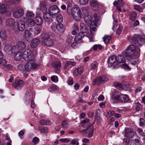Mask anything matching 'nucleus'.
<instances>
[{
    "mask_svg": "<svg viewBox=\"0 0 145 145\" xmlns=\"http://www.w3.org/2000/svg\"><path fill=\"white\" fill-rule=\"evenodd\" d=\"M108 63L111 66H113L115 67H118L117 63L116 56H113L109 57L108 59Z\"/></svg>",
    "mask_w": 145,
    "mask_h": 145,
    "instance_id": "nucleus-12",
    "label": "nucleus"
},
{
    "mask_svg": "<svg viewBox=\"0 0 145 145\" xmlns=\"http://www.w3.org/2000/svg\"><path fill=\"white\" fill-rule=\"evenodd\" d=\"M39 130L41 133L44 134H46L47 133L48 129L45 128H39Z\"/></svg>",
    "mask_w": 145,
    "mask_h": 145,
    "instance_id": "nucleus-62",
    "label": "nucleus"
},
{
    "mask_svg": "<svg viewBox=\"0 0 145 145\" xmlns=\"http://www.w3.org/2000/svg\"><path fill=\"white\" fill-rule=\"evenodd\" d=\"M59 87L56 85L54 84L52 85L48 89V90L49 91H54L55 90H58Z\"/></svg>",
    "mask_w": 145,
    "mask_h": 145,
    "instance_id": "nucleus-44",
    "label": "nucleus"
},
{
    "mask_svg": "<svg viewBox=\"0 0 145 145\" xmlns=\"http://www.w3.org/2000/svg\"><path fill=\"white\" fill-rule=\"evenodd\" d=\"M111 39V37L110 35H105L103 38L104 42L105 44H107L109 42Z\"/></svg>",
    "mask_w": 145,
    "mask_h": 145,
    "instance_id": "nucleus-36",
    "label": "nucleus"
},
{
    "mask_svg": "<svg viewBox=\"0 0 145 145\" xmlns=\"http://www.w3.org/2000/svg\"><path fill=\"white\" fill-rule=\"evenodd\" d=\"M132 52H130L128 49L127 48L123 52V55L127 57L128 59L133 56L132 54Z\"/></svg>",
    "mask_w": 145,
    "mask_h": 145,
    "instance_id": "nucleus-30",
    "label": "nucleus"
},
{
    "mask_svg": "<svg viewBox=\"0 0 145 145\" xmlns=\"http://www.w3.org/2000/svg\"><path fill=\"white\" fill-rule=\"evenodd\" d=\"M92 18L90 16H87L85 17V22L87 24H90L91 22Z\"/></svg>",
    "mask_w": 145,
    "mask_h": 145,
    "instance_id": "nucleus-39",
    "label": "nucleus"
},
{
    "mask_svg": "<svg viewBox=\"0 0 145 145\" xmlns=\"http://www.w3.org/2000/svg\"><path fill=\"white\" fill-rule=\"evenodd\" d=\"M122 27L121 25H119L117 29L116 30V33L117 34H120L122 31Z\"/></svg>",
    "mask_w": 145,
    "mask_h": 145,
    "instance_id": "nucleus-59",
    "label": "nucleus"
},
{
    "mask_svg": "<svg viewBox=\"0 0 145 145\" xmlns=\"http://www.w3.org/2000/svg\"><path fill=\"white\" fill-rule=\"evenodd\" d=\"M56 29L58 32L61 33H63L65 30L64 26L61 23L56 24Z\"/></svg>",
    "mask_w": 145,
    "mask_h": 145,
    "instance_id": "nucleus-21",
    "label": "nucleus"
},
{
    "mask_svg": "<svg viewBox=\"0 0 145 145\" xmlns=\"http://www.w3.org/2000/svg\"><path fill=\"white\" fill-rule=\"evenodd\" d=\"M117 63H122L125 62L126 60L124 57L121 55L116 56Z\"/></svg>",
    "mask_w": 145,
    "mask_h": 145,
    "instance_id": "nucleus-25",
    "label": "nucleus"
},
{
    "mask_svg": "<svg viewBox=\"0 0 145 145\" xmlns=\"http://www.w3.org/2000/svg\"><path fill=\"white\" fill-rule=\"evenodd\" d=\"M50 15H55L60 12V10L56 5H54L51 6L48 9Z\"/></svg>",
    "mask_w": 145,
    "mask_h": 145,
    "instance_id": "nucleus-10",
    "label": "nucleus"
},
{
    "mask_svg": "<svg viewBox=\"0 0 145 145\" xmlns=\"http://www.w3.org/2000/svg\"><path fill=\"white\" fill-rule=\"evenodd\" d=\"M79 140L77 138L74 139L72 140L70 144L72 145H79V143L78 142Z\"/></svg>",
    "mask_w": 145,
    "mask_h": 145,
    "instance_id": "nucleus-52",
    "label": "nucleus"
},
{
    "mask_svg": "<svg viewBox=\"0 0 145 145\" xmlns=\"http://www.w3.org/2000/svg\"><path fill=\"white\" fill-rule=\"evenodd\" d=\"M73 38L71 36H69L67 38L66 42L69 44H70L72 42Z\"/></svg>",
    "mask_w": 145,
    "mask_h": 145,
    "instance_id": "nucleus-55",
    "label": "nucleus"
},
{
    "mask_svg": "<svg viewBox=\"0 0 145 145\" xmlns=\"http://www.w3.org/2000/svg\"><path fill=\"white\" fill-rule=\"evenodd\" d=\"M97 63L95 61H93L91 65L90 69L92 70H95L97 69Z\"/></svg>",
    "mask_w": 145,
    "mask_h": 145,
    "instance_id": "nucleus-41",
    "label": "nucleus"
},
{
    "mask_svg": "<svg viewBox=\"0 0 145 145\" xmlns=\"http://www.w3.org/2000/svg\"><path fill=\"white\" fill-rule=\"evenodd\" d=\"M6 63V61L4 59H2L0 61V67L3 68Z\"/></svg>",
    "mask_w": 145,
    "mask_h": 145,
    "instance_id": "nucleus-60",
    "label": "nucleus"
},
{
    "mask_svg": "<svg viewBox=\"0 0 145 145\" xmlns=\"http://www.w3.org/2000/svg\"><path fill=\"white\" fill-rule=\"evenodd\" d=\"M52 16L49 13H46L44 14L43 16V19L46 21H49L51 20V17Z\"/></svg>",
    "mask_w": 145,
    "mask_h": 145,
    "instance_id": "nucleus-38",
    "label": "nucleus"
},
{
    "mask_svg": "<svg viewBox=\"0 0 145 145\" xmlns=\"http://www.w3.org/2000/svg\"><path fill=\"white\" fill-rule=\"evenodd\" d=\"M134 56H132L128 59L130 61V63L133 65H136L138 62V60L137 59L134 58Z\"/></svg>",
    "mask_w": 145,
    "mask_h": 145,
    "instance_id": "nucleus-35",
    "label": "nucleus"
},
{
    "mask_svg": "<svg viewBox=\"0 0 145 145\" xmlns=\"http://www.w3.org/2000/svg\"><path fill=\"white\" fill-rule=\"evenodd\" d=\"M52 66L54 68V70L57 73H59L60 71L61 68V63L59 61L55 62L52 63Z\"/></svg>",
    "mask_w": 145,
    "mask_h": 145,
    "instance_id": "nucleus-15",
    "label": "nucleus"
},
{
    "mask_svg": "<svg viewBox=\"0 0 145 145\" xmlns=\"http://www.w3.org/2000/svg\"><path fill=\"white\" fill-rule=\"evenodd\" d=\"M67 12L69 14L71 15L76 21H79L81 18V11L78 8L72 7L71 6L68 5L67 8Z\"/></svg>",
    "mask_w": 145,
    "mask_h": 145,
    "instance_id": "nucleus-1",
    "label": "nucleus"
},
{
    "mask_svg": "<svg viewBox=\"0 0 145 145\" xmlns=\"http://www.w3.org/2000/svg\"><path fill=\"white\" fill-rule=\"evenodd\" d=\"M16 46L20 50H24L26 47V45L24 42L22 41H19L17 42Z\"/></svg>",
    "mask_w": 145,
    "mask_h": 145,
    "instance_id": "nucleus-26",
    "label": "nucleus"
},
{
    "mask_svg": "<svg viewBox=\"0 0 145 145\" xmlns=\"http://www.w3.org/2000/svg\"><path fill=\"white\" fill-rule=\"evenodd\" d=\"M34 14L32 11H28L26 13L27 17L28 18H32L34 16Z\"/></svg>",
    "mask_w": 145,
    "mask_h": 145,
    "instance_id": "nucleus-48",
    "label": "nucleus"
},
{
    "mask_svg": "<svg viewBox=\"0 0 145 145\" xmlns=\"http://www.w3.org/2000/svg\"><path fill=\"white\" fill-rule=\"evenodd\" d=\"M40 42V40L37 38L33 39L30 43V46L33 48H35L37 46Z\"/></svg>",
    "mask_w": 145,
    "mask_h": 145,
    "instance_id": "nucleus-18",
    "label": "nucleus"
},
{
    "mask_svg": "<svg viewBox=\"0 0 145 145\" xmlns=\"http://www.w3.org/2000/svg\"><path fill=\"white\" fill-rule=\"evenodd\" d=\"M47 5L44 1H42L40 3L39 8H37V12H40L41 10L43 12H46L47 10Z\"/></svg>",
    "mask_w": 145,
    "mask_h": 145,
    "instance_id": "nucleus-13",
    "label": "nucleus"
},
{
    "mask_svg": "<svg viewBox=\"0 0 145 145\" xmlns=\"http://www.w3.org/2000/svg\"><path fill=\"white\" fill-rule=\"evenodd\" d=\"M8 13L9 16L11 14L10 12L7 11V7L5 5H0V13L1 14H4L6 12Z\"/></svg>",
    "mask_w": 145,
    "mask_h": 145,
    "instance_id": "nucleus-20",
    "label": "nucleus"
},
{
    "mask_svg": "<svg viewBox=\"0 0 145 145\" xmlns=\"http://www.w3.org/2000/svg\"><path fill=\"white\" fill-rule=\"evenodd\" d=\"M80 29L81 33H87L88 29L86 25L84 23H81L80 24Z\"/></svg>",
    "mask_w": 145,
    "mask_h": 145,
    "instance_id": "nucleus-23",
    "label": "nucleus"
},
{
    "mask_svg": "<svg viewBox=\"0 0 145 145\" xmlns=\"http://www.w3.org/2000/svg\"><path fill=\"white\" fill-rule=\"evenodd\" d=\"M57 22L59 23H61L63 20L62 16L60 14H58L56 18Z\"/></svg>",
    "mask_w": 145,
    "mask_h": 145,
    "instance_id": "nucleus-53",
    "label": "nucleus"
},
{
    "mask_svg": "<svg viewBox=\"0 0 145 145\" xmlns=\"http://www.w3.org/2000/svg\"><path fill=\"white\" fill-rule=\"evenodd\" d=\"M37 67V64L34 59H30L27 61L24 66V69L27 71H30L35 69Z\"/></svg>",
    "mask_w": 145,
    "mask_h": 145,
    "instance_id": "nucleus-3",
    "label": "nucleus"
},
{
    "mask_svg": "<svg viewBox=\"0 0 145 145\" xmlns=\"http://www.w3.org/2000/svg\"><path fill=\"white\" fill-rule=\"evenodd\" d=\"M61 125L63 128L68 127H69V124L65 120H63L61 123Z\"/></svg>",
    "mask_w": 145,
    "mask_h": 145,
    "instance_id": "nucleus-54",
    "label": "nucleus"
},
{
    "mask_svg": "<svg viewBox=\"0 0 145 145\" xmlns=\"http://www.w3.org/2000/svg\"><path fill=\"white\" fill-rule=\"evenodd\" d=\"M101 83V82H100V79L99 77H97L92 82V84L93 86H95L96 84L97 85H100Z\"/></svg>",
    "mask_w": 145,
    "mask_h": 145,
    "instance_id": "nucleus-43",
    "label": "nucleus"
},
{
    "mask_svg": "<svg viewBox=\"0 0 145 145\" xmlns=\"http://www.w3.org/2000/svg\"><path fill=\"white\" fill-rule=\"evenodd\" d=\"M135 132L133 130L128 128L125 129V136L126 137L125 142L127 144H129L130 139L135 136Z\"/></svg>",
    "mask_w": 145,
    "mask_h": 145,
    "instance_id": "nucleus-4",
    "label": "nucleus"
},
{
    "mask_svg": "<svg viewBox=\"0 0 145 145\" xmlns=\"http://www.w3.org/2000/svg\"><path fill=\"white\" fill-rule=\"evenodd\" d=\"M140 125L141 127H143L145 125V121L144 119L140 118Z\"/></svg>",
    "mask_w": 145,
    "mask_h": 145,
    "instance_id": "nucleus-63",
    "label": "nucleus"
},
{
    "mask_svg": "<svg viewBox=\"0 0 145 145\" xmlns=\"http://www.w3.org/2000/svg\"><path fill=\"white\" fill-rule=\"evenodd\" d=\"M22 54L20 52H19L16 54L14 57V59L16 61H19L21 59L22 56Z\"/></svg>",
    "mask_w": 145,
    "mask_h": 145,
    "instance_id": "nucleus-42",
    "label": "nucleus"
},
{
    "mask_svg": "<svg viewBox=\"0 0 145 145\" xmlns=\"http://www.w3.org/2000/svg\"><path fill=\"white\" fill-rule=\"evenodd\" d=\"M102 48V46L100 44H95L93 46V49L94 50H96L97 48L100 50Z\"/></svg>",
    "mask_w": 145,
    "mask_h": 145,
    "instance_id": "nucleus-57",
    "label": "nucleus"
},
{
    "mask_svg": "<svg viewBox=\"0 0 145 145\" xmlns=\"http://www.w3.org/2000/svg\"><path fill=\"white\" fill-rule=\"evenodd\" d=\"M26 25L29 27L34 26L35 25V22L32 19H27L26 21Z\"/></svg>",
    "mask_w": 145,
    "mask_h": 145,
    "instance_id": "nucleus-29",
    "label": "nucleus"
},
{
    "mask_svg": "<svg viewBox=\"0 0 145 145\" xmlns=\"http://www.w3.org/2000/svg\"><path fill=\"white\" fill-rule=\"evenodd\" d=\"M129 50L130 52H132V55L133 56H136L137 53L136 52V47L135 46L133 45H129L127 48Z\"/></svg>",
    "mask_w": 145,
    "mask_h": 145,
    "instance_id": "nucleus-22",
    "label": "nucleus"
},
{
    "mask_svg": "<svg viewBox=\"0 0 145 145\" xmlns=\"http://www.w3.org/2000/svg\"><path fill=\"white\" fill-rule=\"evenodd\" d=\"M114 86L119 90H120L123 89L121 84L117 82H114Z\"/></svg>",
    "mask_w": 145,
    "mask_h": 145,
    "instance_id": "nucleus-40",
    "label": "nucleus"
},
{
    "mask_svg": "<svg viewBox=\"0 0 145 145\" xmlns=\"http://www.w3.org/2000/svg\"><path fill=\"white\" fill-rule=\"evenodd\" d=\"M39 141V140L38 138L37 137H35L33 138V142L35 144H36L38 143Z\"/></svg>",
    "mask_w": 145,
    "mask_h": 145,
    "instance_id": "nucleus-64",
    "label": "nucleus"
},
{
    "mask_svg": "<svg viewBox=\"0 0 145 145\" xmlns=\"http://www.w3.org/2000/svg\"><path fill=\"white\" fill-rule=\"evenodd\" d=\"M89 0H79V3L82 5H85L88 2Z\"/></svg>",
    "mask_w": 145,
    "mask_h": 145,
    "instance_id": "nucleus-58",
    "label": "nucleus"
},
{
    "mask_svg": "<svg viewBox=\"0 0 145 145\" xmlns=\"http://www.w3.org/2000/svg\"><path fill=\"white\" fill-rule=\"evenodd\" d=\"M17 28L18 30L20 31H23L25 28V23L24 21L20 20L18 21L17 22Z\"/></svg>",
    "mask_w": 145,
    "mask_h": 145,
    "instance_id": "nucleus-14",
    "label": "nucleus"
},
{
    "mask_svg": "<svg viewBox=\"0 0 145 145\" xmlns=\"http://www.w3.org/2000/svg\"><path fill=\"white\" fill-rule=\"evenodd\" d=\"M40 123L42 125H50L52 124V122L50 120H40Z\"/></svg>",
    "mask_w": 145,
    "mask_h": 145,
    "instance_id": "nucleus-31",
    "label": "nucleus"
},
{
    "mask_svg": "<svg viewBox=\"0 0 145 145\" xmlns=\"http://www.w3.org/2000/svg\"><path fill=\"white\" fill-rule=\"evenodd\" d=\"M121 103H127L129 100L128 96L126 95L121 94Z\"/></svg>",
    "mask_w": 145,
    "mask_h": 145,
    "instance_id": "nucleus-32",
    "label": "nucleus"
},
{
    "mask_svg": "<svg viewBox=\"0 0 145 145\" xmlns=\"http://www.w3.org/2000/svg\"><path fill=\"white\" fill-rule=\"evenodd\" d=\"M51 80L53 82H56L58 81V77L55 75L52 76L51 78Z\"/></svg>",
    "mask_w": 145,
    "mask_h": 145,
    "instance_id": "nucleus-56",
    "label": "nucleus"
},
{
    "mask_svg": "<svg viewBox=\"0 0 145 145\" xmlns=\"http://www.w3.org/2000/svg\"><path fill=\"white\" fill-rule=\"evenodd\" d=\"M80 10L81 11V17L82 16H83L85 17L88 14V10L86 8L84 7L81 9H80Z\"/></svg>",
    "mask_w": 145,
    "mask_h": 145,
    "instance_id": "nucleus-33",
    "label": "nucleus"
},
{
    "mask_svg": "<svg viewBox=\"0 0 145 145\" xmlns=\"http://www.w3.org/2000/svg\"><path fill=\"white\" fill-rule=\"evenodd\" d=\"M135 42L138 46H142L145 43V35L138 36Z\"/></svg>",
    "mask_w": 145,
    "mask_h": 145,
    "instance_id": "nucleus-9",
    "label": "nucleus"
},
{
    "mask_svg": "<svg viewBox=\"0 0 145 145\" xmlns=\"http://www.w3.org/2000/svg\"><path fill=\"white\" fill-rule=\"evenodd\" d=\"M0 37L3 40H5L7 39V36L5 31L2 30L0 31Z\"/></svg>",
    "mask_w": 145,
    "mask_h": 145,
    "instance_id": "nucleus-37",
    "label": "nucleus"
},
{
    "mask_svg": "<svg viewBox=\"0 0 145 145\" xmlns=\"http://www.w3.org/2000/svg\"><path fill=\"white\" fill-rule=\"evenodd\" d=\"M100 79V82L101 83L106 82L108 80V78L105 76H101L99 77Z\"/></svg>",
    "mask_w": 145,
    "mask_h": 145,
    "instance_id": "nucleus-51",
    "label": "nucleus"
},
{
    "mask_svg": "<svg viewBox=\"0 0 145 145\" xmlns=\"http://www.w3.org/2000/svg\"><path fill=\"white\" fill-rule=\"evenodd\" d=\"M133 8L135 10L140 12H142L143 11L142 8L138 5H134Z\"/></svg>",
    "mask_w": 145,
    "mask_h": 145,
    "instance_id": "nucleus-49",
    "label": "nucleus"
},
{
    "mask_svg": "<svg viewBox=\"0 0 145 145\" xmlns=\"http://www.w3.org/2000/svg\"><path fill=\"white\" fill-rule=\"evenodd\" d=\"M41 29L38 27H35L34 30V33L36 35H38L40 32Z\"/></svg>",
    "mask_w": 145,
    "mask_h": 145,
    "instance_id": "nucleus-47",
    "label": "nucleus"
},
{
    "mask_svg": "<svg viewBox=\"0 0 145 145\" xmlns=\"http://www.w3.org/2000/svg\"><path fill=\"white\" fill-rule=\"evenodd\" d=\"M83 71V69L82 67L75 69L73 71V75L74 76H77L78 75H81Z\"/></svg>",
    "mask_w": 145,
    "mask_h": 145,
    "instance_id": "nucleus-24",
    "label": "nucleus"
},
{
    "mask_svg": "<svg viewBox=\"0 0 145 145\" xmlns=\"http://www.w3.org/2000/svg\"><path fill=\"white\" fill-rule=\"evenodd\" d=\"M22 54L23 58L26 61L29 60L34 56L33 51L29 49H25L23 52Z\"/></svg>",
    "mask_w": 145,
    "mask_h": 145,
    "instance_id": "nucleus-6",
    "label": "nucleus"
},
{
    "mask_svg": "<svg viewBox=\"0 0 145 145\" xmlns=\"http://www.w3.org/2000/svg\"><path fill=\"white\" fill-rule=\"evenodd\" d=\"M24 85V82L21 80H16L12 84V86L15 88L21 89Z\"/></svg>",
    "mask_w": 145,
    "mask_h": 145,
    "instance_id": "nucleus-7",
    "label": "nucleus"
},
{
    "mask_svg": "<svg viewBox=\"0 0 145 145\" xmlns=\"http://www.w3.org/2000/svg\"><path fill=\"white\" fill-rule=\"evenodd\" d=\"M12 68V66L10 64H8L3 67L4 70L5 71H8L11 70Z\"/></svg>",
    "mask_w": 145,
    "mask_h": 145,
    "instance_id": "nucleus-46",
    "label": "nucleus"
},
{
    "mask_svg": "<svg viewBox=\"0 0 145 145\" xmlns=\"http://www.w3.org/2000/svg\"><path fill=\"white\" fill-rule=\"evenodd\" d=\"M137 14L136 13L134 12H131L130 14L129 17L130 19L132 21L135 20L137 17Z\"/></svg>",
    "mask_w": 145,
    "mask_h": 145,
    "instance_id": "nucleus-45",
    "label": "nucleus"
},
{
    "mask_svg": "<svg viewBox=\"0 0 145 145\" xmlns=\"http://www.w3.org/2000/svg\"><path fill=\"white\" fill-rule=\"evenodd\" d=\"M41 38L42 39L41 43L42 45L50 47L54 44L53 40L46 33H42L40 35Z\"/></svg>",
    "mask_w": 145,
    "mask_h": 145,
    "instance_id": "nucleus-2",
    "label": "nucleus"
},
{
    "mask_svg": "<svg viewBox=\"0 0 145 145\" xmlns=\"http://www.w3.org/2000/svg\"><path fill=\"white\" fill-rule=\"evenodd\" d=\"M24 13L23 10L21 8H20L14 12L13 14V16L16 18H20L22 16Z\"/></svg>",
    "mask_w": 145,
    "mask_h": 145,
    "instance_id": "nucleus-16",
    "label": "nucleus"
},
{
    "mask_svg": "<svg viewBox=\"0 0 145 145\" xmlns=\"http://www.w3.org/2000/svg\"><path fill=\"white\" fill-rule=\"evenodd\" d=\"M24 36L25 39L27 41H29L31 37V34L28 30H26L25 31Z\"/></svg>",
    "mask_w": 145,
    "mask_h": 145,
    "instance_id": "nucleus-27",
    "label": "nucleus"
},
{
    "mask_svg": "<svg viewBox=\"0 0 145 145\" xmlns=\"http://www.w3.org/2000/svg\"><path fill=\"white\" fill-rule=\"evenodd\" d=\"M15 24V22L14 19L10 18L7 19L6 20V24L10 27H12L14 26Z\"/></svg>",
    "mask_w": 145,
    "mask_h": 145,
    "instance_id": "nucleus-19",
    "label": "nucleus"
},
{
    "mask_svg": "<svg viewBox=\"0 0 145 145\" xmlns=\"http://www.w3.org/2000/svg\"><path fill=\"white\" fill-rule=\"evenodd\" d=\"M90 3L91 5L93 7L97 6L98 5V3L96 0H90Z\"/></svg>",
    "mask_w": 145,
    "mask_h": 145,
    "instance_id": "nucleus-50",
    "label": "nucleus"
},
{
    "mask_svg": "<svg viewBox=\"0 0 145 145\" xmlns=\"http://www.w3.org/2000/svg\"><path fill=\"white\" fill-rule=\"evenodd\" d=\"M40 12H36L35 20H34L35 23L39 25H41L42 23V20L40 17Z\"/></svg>",
    "mask_w": 145,
    "mask_h": 145,
    "instance_id": "nucleus-17",
    "label": "nucleus"
},
{
    "mask_svg": "<svg viewBox=\"0 0 145 145\" xmlns=\"http://www.w3.org/2000/svg\"><path fill=\"white\" fill-rule=\"evenodd\" d=\"M94 20L91 24L90 26V32L93 35L95 32L96 30V29L95 27H92L93 25L95 26H97L99 25L98 22L100 19V17L99 16H98L97 13H95L93 15Z\"/></svg>",
    "mask_w": 145,
    "mask_h": 145,
    "instance_id": "nucleus-5",
    "label": "nucleus"
},
{
    "mask_svg": "<svg viewBox=\"0 0 145 145\" xmlns=\"http://www.w3.org/2000/svg\"><path fill=\"white\" fill-rule=\"evenodd\" d=\"M84 35L83 33L80 32L74 38V40L76 41L80 40L84 37Z\"/></svg>",
    "mask_w": 145,
    "mask_h": 145,
    "instance_id": "nucleus-34",
    "label": "nucleus"
},
{
    "mask_svg": "<svg viewBox=\"0 0 145 145\" xmlns=\"http://www.w3.org/2000/svg\"><path fill=\"white\" fill-rule=\"evenodd\" d=\"M112 99L113 100L121 103V94H120L119 92L116 90H114L112 94Z\"/></svg>",
    "mask_w": 145,
    "mask_h": 145,
    "instance_id": "nucleus-8",
    "label": "nucleus"
},
{
    "mask_svg": "<svg viewBox=\"0 0 145 145\" xmlns=\"http://www.w3.org/2000/svg\"><path fill=\"white\" fill-rule=\"evenodd\" d=\"M30 95L29 92L27 91L24 97V99L25 103L28 104L30 101Z\"/></svg>",
    "mask_w": 145,
    "mask_h": 145,
    "instance_id": "nucleus-28",
    "label": "nucleus"
},
{
    "mask_svg": "<svg viewBox=\"0 0 145 145\" xmlns=\"http://www.w3.org/2000/svg\"><path fill=\"white\" fill-rule=\"evenodd\" d=\"M83 134L88 135V137L90 138L92 137L93 135V127L92 126L88 127L86 130H84L81 131Z\"/></svg>",
    "mask_w": 145,
    "mask_h": 145,
    "instance_id": "nucleus-11",
    "label": "nucleus"
},
{
    "mask_svg": "<svg viewBox=\"0 0 145 145\" xmlns=\"http://www.w3.org/2000/svg\"><path fill=\"white\" fill-rule=\"evenodd\" d=\"M137 131L139 133L141 136H144L145 135V134L142 131V129L138 128L137 129Z\"/></svg>",
    "mask_w": 145,
    "mask_h": 145,
    "instance_id": "nucleus-61",
    "label": "nucleus"
}]
</instances>
